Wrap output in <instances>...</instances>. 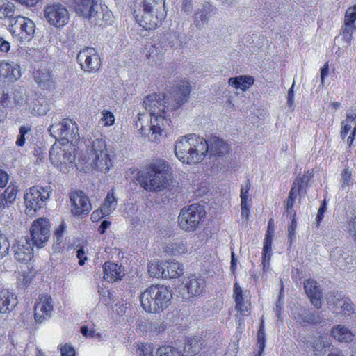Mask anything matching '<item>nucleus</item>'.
<instances>
[{
    "mask_svg": "<svg viewBox=\"0 0 356 356\" xmlns=\"http://www.w3.org/2000/svg\"><path fill=\"white\" fill-rule=\"evenodd\" d=\"M112 152L104 139L96 138L87 146L86 152L80 156L79 162L88 169L106 173L113 167Z\"/></svg>",
    "mask_w": 356,
    "mask_h": 356,
    "instance_id": "obj_1",
    "label": "nucleus"
},
{
    "mask_svg": "<svg viewBox=\"0 0 356 356\" xmlns=\"http://www.w3.org/2000/svg\"><path fill=\"white\" fill-rule=\"evenodd\" d=\"M138 10L134 15L138 24L145 30L160 26L167 15L165 0H136Z\"/></svg>",
    "mask_w": 356,
    "mask_h": 356,
    "instance_id": "obj_2",
    "label": "nucleus"
},
{
    "mask_svg": "<svg viewBox=\"0 0 356 356\" xmlns=\"http://www.w3.org/2000/svg\"><path fill=\"white\" fill-rule=\"evenodd\" d=\"M163 97L161 95L154 93L147 96L143 100V106L149 113L151 117V128L149 134H151V139L155 141L171 122L166 115V106L164 105L165 97L163 96Z\"/></svg>",
    "mask_w": 356,
    "mask_h": 356,
    "instance_id": "obj_3",
    "label": "nucleus"
},
{
    "mask_svg": "<svg viewBox=\"0 0 356 356\" xmlns=\"http://www.w3.org/2000/svg\"><path fill=\"white\" fill-rule=\"evenodd\" d=\"M139 181L147 191H164L172 184V170L165 161L156 160L149 165L147 176Z\"/></svg>",
    "mask_w": 356,
    "mask_h": 356,
    "instance_id": "obj_4",
    "label": "nucleus"
},
{
    "mask_svg": "<svg viewBox=\"0 0 356 356\" xmlns=\"http://www.w3.org/2000/svg\"><path fill=\"white\" fill-rule=\"evenodd\" d=\"M75 13L88 19L95 26H103L111 23L113 14L106 5L98 0H74Z\"/></svg>",
    "mask_w": 356,
    "mask_h": 356,
    "instance_id": "obj_5",
    "label": "nucleus"
},
{
    "mask_svg": "<svg viewBox=\"0 0 356 356\" xmlns=\"http://www.w3.org/2000/svg\"><path fill=\"white\" fill-rule=\"evenodd\" d=\"M172 295L170 288L164 285H151L140 295V303L147 312L157 313L169 305Z\"/></svg>",
    "mask_w": 356,
    "mask_h": 356,
    "instance_id": "obj_6",
    "label": "nucleus"
},
{
    "mask_svg": "<svg viewBox=\"0 0 356 356\" xmlns=\"http://www.w3.org/2000/svg\"><path fill=\"white\" fill-rule=\"evenodd\" d=\"M51 163L63 172H66L72 166L75 156L70 145L54 144L49 150Z\"/></svg>",
    "mask_w": 356,
    "mask_h": 356,
    "instance_id": "obj_7",
    "label": "nucleus"
},
{
    "mask_svg": "<svg viewBox=\"0 0 356 356\" xmlns=\"http://www.w3.org/2000/svg\"><path fill=\"white\" fill-rule=\"evenodd\" d=\"M204 207L199 204H193L188 207H184L179 216V225L186 232H193L205 216Z\"/></svg>",
    "mask_w": 356,
    "mask_h": 356,
    "instance_id": "obj_8",
    "label": "nucleus"
},
{
    "mask_svg": "<svg viewBox=\"0 0 356 356\" xmlns=\"http://www.w3.org/2000/svg\"><path fill=\"white\" fill-rule=\"evenodd\" d=\"M43 13L44 20L56 28L64 26L70 20L67 9L58 2L47 4L44 8Z\"/></svg>",
    "mask_w": 356,
    "mask_h": 356,
    "instance_id": "obj_9",
    "label": "nucleus"
},
{
    "mask_svg": "<svg viewBox=\"0 0 356 356\" xmlns=\"http://www.w3.org/2000/svg\"><path fill=\"white\" fill-rule=\"evenodd\" d=\"M35 25L31 19L17 16L13 24L10 26V32L13 37L20 42H29L33 37Z\"/></svg>",
    "mask_w": 356,
    "mask_h": 356,
    "instance_id": "obj_10",
    "label": "nucleus"
},
{
    "mask_svg": "<svg viewBox=\"0 0 356 356\" xmlns=\"http://www.w3.org/2000/svg\"><path fill=\"white\" fill-rule=\"evenodd\" d=\"M49 130L54 137L65 139L67 143H72L79 139L78 126L71 119H64L61 122L50 126Z\"/></svg>",
    "mask_w": 356,
    "mask_h": 356,
    "instance_id": "obj_11",
    "label": "nucleus"
},
{
    "mask_svg": "<svg viewBox=\"0 0 356 356\" xmlns=\"http://www.w3.org/2000/svg\"><path fill=\"white\" fill-rule=\"evenodd\" d=\"M49 198V191L45 188L33 186L30 188L24 195V202L29 214H33L43 207L46 201Z\"/></svg>",
    "mask_w": 356,
    "mask_h": 356,
    "instance_id": "obj_12",
    "label": "nucleus"
},
{
    "mask_svg": "<svg viewBox=\"0 0 356 356\" xmlns=\"http://www.w3.org/2000/svg\"><path fill=\"white\" fill-rule=\"evenodd\" d=\"M50 225L47 219L40 218L33 221L30 229L33 243L38 248L44 245L50 236Z\"/></svg>",
    "mask_w": 356,
    "mask_h": 356,
    "instance_id": "obj_13",
    "label": "nucleus"
},
{
    "mask_svg": "<svg viewBox=\"0 0 356 356\" xmlns=\"http://www.w3.org/2000/svg\"><path fill=\"white\" fill-rule=\"evenodd\" d=\"M77 60L83 70L93 72L101 66L99 56L94 48L84 47L79 52Z\"/></svg>",
    "mask_w": 356,
    "mask_h": 356,
    "instance_id": "obj_14",
    "label": "nucleus"
},
{
    "mask_svg": "<svg viewBox=\"0 0 356 356\" xmlns=\"http://www.w3.org/2000/svg\"><path fill=\"white\" fill-rule=\"evenodd\" d=\"M184 24H180L179 22L174 21L171 23L169 27V31L165 33L162 36L158 39L157 42L165 49V51L175 45V40L182 42V38H184L183 33Z\"/></svg>",
    "mask_w": 356,
    "mask_h": 356,
    "instance_id": "obj_15",
    "label": "nucleus"
},
{
    "mask_svg": "<svg viewBox=\"0 0 356 356\" xmlns=\"http://www.w3.org/2000/svg\"><path fill=\"white\" fill-rule=\"evenodd\" d=\"M204 289V280L201 278H188L178 287V292L184 300L200 295Z\"/></svg>",
    "mask_w": 356,
    "mask_h": 356,
    "instance_id": "obj_16",
    "label": "nucleus"
},
{
    "mask_svg": "<svg viewBox=\"0 0 356 356\" xmlns=\"http://www.w3.org/2000/svg\"><path fill=\"white\" fill-rule=\"evenodd\" d=\"M191 152L189 155L193 164L201 162L208 153L207 140L195 134H190Z\"/></svg>",
    "mask_w": 356,
    "mask_h": 356,
    "instance_id": "obj_17",
    "label": "nucleus"
},
{
    "mask_svg": "<svg viewBox=\"0 0 356 356\" xmlns=\"http://www.w3.org/2000/svg\"><path fill=\"white\" fill-rule=\"evenodd\" d=\"M70 202L72 204V213L75 216L87 214L91 210V204L81 191H76L70 195Z\"/></svg>",
    "mask_w": 356,
    "mask_h": 356,
    "instance_id": "obj_18",
    "label": "nucleus"
},
{
    "mask_svg": "<svg viewBox=\"0 0 356 356\" xmlns=\"http://www.w3.org/2000/svg\"><path fill=\"white\" fill-rule=\"evenodd\" d=\"M17 192V186H9L0 195V218H4L6 214V218H10L8 214H12L10 207L15 201Z\"/></svg>",
    "mask_w": 356,
    "mask_h": 356,
    "instance_id": "obj_19",
    "label": "nucleus"
},
{
    "mask_svg": "<svg viewBox=\"0 0 356 356\" xmlns=\"http://www.w3.org/2000/svg\"><path fill=\"white\" fill-rule=\"evenodd\" d=\"M22 76L20 66L14 62L0 61V81L13 83Z\"/></svg>",
    "mask_w": 356,
    "mask_h": 356,
    "instance_id": "obj_20",
    "label": "nucleus"
},
{
    "mask_svg": "<svg viewBox=\"0 0 356 356\" xmlns=\"http://www.w3.org/2000/svg\"><path fill=\"white\" fill-rule=\"evenodd\" d=\"M190 134L179 138L175 143V154L177 158L184 163L193 164L189 156L191 150Z\"/></svg>",
    "mask_w": 356,
    "mask_h": 356,
    "instance_id": "obj_21",
    "label": "nucleus"
},
{
    "mask_svg": "<svg viewBox=\"0 0 356 356\" xmlns=\"http://www.w3.org/2000/svg\"><path fill=\"white\" fill-rule=\"evenodd\" d=\"M53 300L49 295H42L35 305V319L42 323L46 317H50L53 311Z\"/></svg>",
    "mask_w": 356,
    "mask_h": 356,
    "instance_id": "obj_22",
    "label": "nucleus"
},
{
    "mask_svg": "<svg viewBox=\"0 0 356 356\" xmlns=\"http://www.w3.org/2000/svg\"><path fill=\"white\" fill-rule=\"evenodd\" d=\"M15 258L21 262L30 261L33 256V246L26 238L17 241L13 247Z\"/></svg>",
    "mask_w": 356,
    "mask_h": 356,
    "instance_id": "obj_23",
    "label": "nucleus"
},
{
    "mask_svg": "<svg viewBox=\"0 0 356 356\" xmlns=\"http://www.w3.org/2000/svg\"><path fill=\"white\" fill-rule=\"evenodd\" d=\"M216 8L209 3H203L194 14V25L197 29H202L208 23L209 18L215 13Z\"/></svg>",
    "mask_w": 356,
    "mask_h": 356,
    "instance_id": "obj_24",
    "label": "nucleus"
},
{
    "mask_svg": "<svg viewBox=\"0 0 356 356\" xmlns=\"http://www.w3.org/2000/svg\"><path fill=\"white\" fill-rule=\"evenodd\" d=\"M49 109V102L43 97H30L26 102V111L34 116L44 115Z\"/></svg>",
    "mask_w": 356,
    "mask_h": 356,
    "instance_id": "obj_25",
    "label": "nucleus"
},
{
    "mask_svg": "<svg viewBox=\"0 0 356 356\" xmlns=\"http://www.w3.org/2000/svg\"><path fill=\"white\" fill-rule=\"evenodd\" d=\"M327 303L332 305H339L345 316L355 314V305L351 300L339 293L330 295L327 298Z\"/></svg>",
    "mask_w": 356,
    "mask_h": 356,
    "instance_id": "obj_26",
    "label": "nucleus"
},
{
    "mask_svg": "<svg viewBox=\"0 0 356 356\" xmlns=\"http://www.w3.org/2000/svg\"><path fill=\"white\" fill-rule=\"evenodd\" d=\"M304 289L311 303L315 307L320 308L321 307L322 293L318 283L314 280H306L304 282Z\"/></svg>",
    "mask_w": 356,
    "mask_h": 356,
    "instance_id": "obj_27",
    "label": "nucleus"
},
{
    "mask_svg": "<svg viewBox=\"0 0 356 356\" xmlns=\"http://www.w3.org/2000/svg\"><path fill=\"white\" fill-rule=\"evenodd\" d=\"M330 260L341 269L348 268L353 261L348 251L338 247L330 252Z\"/></svg>",
    "mask_w": 356,
    "mask_h": 356,
    "instance_id": "obj_28",
    "label": "nucleus"
},
{
    "mask_svg": "<svg viewBox=\"0 0 356 356\" xmlns=\"http://www.w3.org/2000/svg\"><path fill=\"white\" fill-rule=\"evenodd\" d=\"M190 92V85L187 81H180L172 88V93L175 102H176V105L173 106V109L178 108L188 100Z\"/></svg>",
    "mask_w": 356,
    "mask_h": 356,
    "instance_id": "obj_29",
    "label": "nucleus"
},
{
    "mask_svg": "<svg viewBox=\"0 0 356 356\" xmlns=\"http://www.w3.org/2000/svg\"><path fill=\"white\" fill-rule=\"evenodd\" d=\"M104 279L110 282L121 280L124 275V270L121 265L113 262L104 264Z\"/></svg>",
    "mask_w": 356,
    "mask_h": 356,
    "instance_id": "obj_30",
    "label": "nucleus"
},
{
    "mask_svg": "<svg viewBox=\"0 0 356 356\" xmlns=\"http://www.w3.org/2000/svg\"><path fill=\"white\" fill-rule=\"evenodd\" d=\"M208 152L212 155L223 156L229 152L228 144L216 136L211 138L207 141Z\"/></svg>",
    "mask_w": 356,
    "mask_h": 356,
    "instance_id": "obj_31",
    "label": "nucleus"
},
{
    "mask_svg": "<svg viewBox=\"0 0 356 356\" xmlns=\"http://www.w3.org/2000/svg\"><path fill=\"white\" fill-rule=\"evenodd\" d=\"M331 336L340 343H350L353 341L355 334L346 326L337 325L332 328Z\"/></svg>",
    "mask_w": 356,
    "mask_h": 356,
    "instance_id": "obj_32",
    "label": "nucleus"
},
{
    "mask_svg": "<svg viewBox=\"0 0 356 356\" xmlns=\"http://www.w3.org/2000/svg\"><path fill=\"white\" fill-rule=\"evenodd\" d=\"M118 204L117 198L114 196L113 191L108 193L99 212L103 216L110 215L116 208ZM99 211H94L92 213V218H95L96 215L98 216Z\"/></svg>",
    "mask_w": 356,
    "mask_h": 356,
    "instance_id": "obj_33",
    "label": "nucleus"
},
{
    "mask_svg": "<svg viewBox=\"0 0 356 356\" xmlns=\"http://www.w3.org/2000/svg\"><path fill=\"white\" fill-rule=\"evenodd\" d=\"M17 300L14 293L8 291L0 292V313L10 312L16 305Z\"/></svg>",
    "mask_w": 356,
    "mask_h": 356,
    "instance_id": "obj_34",
    "label": "nucleus"
},
{
    "mask_svg": "<svg viewBox=\"0 0 356 356\" xmlns=\"http://www.w3.org/2000/svg\"><path fill=\"white\" fill-rule=\"evenodd\" d=\"M163 278H175L183 274L184 268L179 262L171 261L163 262Z\"/></svg>",
    "mask_w": 356,
    "mask_h": 356,
    "instance_id": "obj_35",
    "label": "nucleus"
},
{
    "mask_svg": "<svg viewBox=\"0 0 356 356\" xmlns=\"http://www.w3.org/2000/svg\"><path fill=\"white\" fill-rule=\"evenodd\" d=\"M165 53V49H163L159 42L156 41L149 47L147 57L149 61L152 64L159 65L163 59Z\"/></svg>",
    "mask_w": 356,
    "mask_h": 356,
    "instance_id": "obj_36",
    "label": "nucleus"
},
{
    "mask_svg": "<svg viewBox=\"0 0 356 356\" xmlns=\"http://www.w3.org/2000/svg\"><path fill=\"white\" fill-rule=\"evenodd\" d=\"M228 83L236 89L245 90L249 86L254 83V79L252 76H240L235 78H230L228 81Z\"/></svg>",
    "mask_w": 356,
    "mask_h": 356,
    "instance_id": "obj_37",
    "label": "nucleus"
},
{
    "mask_svg": "<svg viewBox=\"0 0 356 356\" xmlns=\"http://www.w3.org/2000/svg\"><path fill=\"white\" fill-rule=\"evenodd\" d=\"M202 343L198 339H191L185 344L182 356H193L197 355L202 348Z\"/></svg>",
    "mask_w": 356,
    "mask_h": 356,
    "instance_id": "obj_38",
    "label": "nucleus"
},
{
    "mask_svg": "<svg viewBox=\"0 0 356 356\" xmlns=\"http://www.w3.org/2000/svg\"><path fill=\"white\" fill-rule=\"evenodd\" d=\"M34 79L38 84L42 88H48L51 86L52 83L51 73L46 69L38 70L35 73Z\"/></svg>",
    "mask_w": 356,
    "mask_h": 356,
    "instance_id": "obj_39",
    "label": "nucleus"
},
{
    "mask_svg": "<svg viewBox=\"0 0 356 356\" xmlns=\"http://www.w3.org/2000/svg\"><path fill=\"white\" fill-rule=\"evenodd\" d=\"M233 297L236 302V309L240 312L241 314H243L245 311H247V307L244 305L243 290L237 282H236L234 285Z\"/></svg>",
    "mask_w": 356,
    "mask_h": 356,
    "instance_id": "obj_40",
    "label": "nucleus"
},
{
    "mask_svg": "<svg viewBox=\"0 0 356 356\" xmlns=\"http://www.w3.org/2000/svg\"><path fill=\"white\" fill-rule=\"evenodd\" d=\"M331 343L322 337H318L313 342V351L315 356H324V349L330 347Z\"/></svg>",
    "mask_w": 356,
    "mask_h": 356,
    "instance_id": "obj_41",
    "label": "nucleus"
},
{
    "mask_svg": "<svg viewBox=\"0 0 356 356\" xmlns=\"http://www.w3.org/2000/svg\"><path fill=\"white\" fill-rule=\"evenodd\" d=\"M15 15V6L8 0H0V19L13 17Z\"/></svg>",
    "mask_w": 356,
    "mask_h": 356,
    "instance_id": "obj_42",
    "label": "nucleus"
},
{
    "mask_svg": "<svg viewBox=\"0 0 356 356\" xmlns=\"http://www.w3.org/2000/svg\"><path fill=\"white\" fill-rule=\"evenodd\" d=\"M163 262L152 261L148 265V273L151 277L163 278Z\"/></svg>",
    "mask_w": 356,
    "mask_h": 356,
    "instance_id": "obj_43",
    "label": "nucleus"
},
{
    "mask_svg": "<svg viewBox=\"0 0 356 356\" xmlns=\"http://www.w3.org/2000/svg\"><path fill=\"white\" fill-rule=\"evenodd\" d=\"M251 184L250 180H247L245 184L241 185V204H252V200L249 193Z\"/></svg>",
    "mask_w": 356,
    "mask_h": 356,
    "instance_id": "obj_44",
    "label": "nucleus"
},
{
    "mask_svg": "<svg viewBox=\"0 0 356 356\" xmlns=\"http://www.w3.org/2000/svg\"><path fill=\"white\" fill-rule=\"evenodd\" d=\"M313 176V172L307 171L302 176V177L297 179L295 181L294 185H296L298 186V190L302 191L304 192L305 191L308 182L310 181Z\"/></svg>",
    "mask_w": 356,
    "mask_h": 356,
    "instance_id": "obj_45",
    "label": "nucleus"
},
{
    "mask_svg": "<svg viewBox=\"0 0 356 356\" xmlns=\"http://www.w3.org/2000/svg\"><path fill=\"white\" fill-rule=\"evenodd\" d=\"M29 97H28L22 90H15L13 93V100L16 106L21 107L23 105L26 106V102Z\"/></svg>",
    "mask_w": 356,
    "mask_h": 356,
    "instance_id": "obj_46",
    "label": "nucleus"
},
{
    "mask_svg": "<svg viewBox=\"0 0 356 356\" xmlns=\"http://www.w3.org/2000/svg\"><path fill=\"white\" fill-rule=\"evenodd\" d=\"M10 243L6 235L0 233V259L6 257L9 252Z\"/></svg>",
    "mask_w": 356,
    "mask_h": 356,
    "instance_id": "obj_47",
    "label": "nucleus"
},
{
    "mask_svg": "<svg viewBox=\"0 0 356 356\" xmlns=\"http://www.w3.org/2000/svg\"><path fill=\"white\" fill-rule=\"evenodd\" d=\"M31 131V127L28 125L21 126L19 129V136L16 140V145L18 147L24 146L26 140V135Z\"/></svg>",
    "mask_w": 356,
    "mask_h": 356,
    "instance_id": "obj_48",
    "label": "nucleus"
},
{
    "mask_svg": "<svg viewBox=\"0 0 356 356\" xmlns=\"http://www.w3.org/2000/svg\"><path fill=\"white\" fill-rule=\"evenodd\" d=\"M115 122V118L112 113L104 110L102 112V118L100 119L99 123L104 127H108L113 124Z\"/></svg>",
    "mask_w": 356,
    "mask_h": 356,
    "instance_id": "obj_49",
    "label": "nucleus"
},
{
    "mask_svg": "<svg viewBox=\"0 0 356 356\" xmlns=\"http://www.w3.org/2000/svg\"><path fill=\"white\" fill-rule=\"evenodd\" d=\"M81 332L86 337L97 339L99 340L102 339V333L93 328L89 329L87 327L83 326L81 327Z\"/></svg>",
    "mask_w": 356,
    "mask_h": 356,
    "instance_id": "obj_50",
    "label": "nucleus"
},
{
    "mask_svg": "<svg viewBox=\"0 0 356 356\" xmlns=\"http://www.w3.org/2000/svg\"><path fill=\"white\" fill-rule=\"evenodd\" d=\"M265 332L264 329L263 325H261L260 329L258 331L257 333V344L259 347V351H258V355L256 356H260L261 353L264 351L265 348Z\"/></svg>",
    "mask_w": 356,
    "mask_h": 356,
    "instance_id": "obj_51",
    "label": "nucleus"
},
{
    "mask_svg": "<svg viewBox=\"0 0 356 356\" xmlns=\"http://www.w3.org/2000/svg\"><path fill=\"white\" fill-rule=\"evenodd\" d=\"M137 353L143 356H154V347L149 343H141L137 346Z\"/></svg>",
    "mask_w": 356,
    "mask_h": 356,
    "instance_id": "obj_52",
    "label": "nucleus"
},
{
    "mask_svg": "<svg viewBox=\"0 0 356 356\" xmlns=\"http://www.w3.org/2000/svg\"><path fill=\"white\" fill-rule=\"evenodd\" d=\"M137 353L143 356H154V347L149 343H141L137 346Z\"/></svg>",
    "mask_w": 356,
    "mask_h": 356,
    "instance_id": "obj_53",
    "label": "nucleus"
},
{
    "mask_svg": "<svg viewBox=\"0 0 356 356\" xmlns=\"http://www.w3.org/2000/svg\"><path fill=\"white\" fill-rule=\"evenodd\" d=\"M355 24H353L348 22H345V26L343 29V35L347 44H349L350 42L352 40V33L353 29H355Z\"/></svg>",
    "mask_w": 356,
    "mask_h": 356,
    "instance_id": "obj_54",
    "label": "nucleus"
},
{
    "mask_svg": "<svg viewBox=\"0 0 356 356\" xmlns=\"http://www.w3.org/2000/svg\"><path fill=\"white\" fill-rule=\"evenodd\" d=\"M64 231V225L61 224L56 230L54 236L55 241L54 249L58 250L60 248L59 245L63 242V232Z\"/></svg>",
    "mask_w": 356,
    "mask_h": 356,
    "instance_id": "obj_55",
    "label": "nucleus"
},
{
    "mask_svg": "<svg viewBox=\"0 0 356 356\" xmlns=\"http://www.w3.org/2000/svg\"><path fill=\"white\" fill-rule=\"evenodd\" d=\"M170 248L175 254H183L187 251L186 245L183 242L172 243L170 245Z\"/></svg>",
    "mask_w": 356,
    "mask_h": 356,
    "instance_id": "obj_56",
    "label": "nucleus"
},
{
    "mask_svg": "<svg viewBox=\"0 0 356 356\" xmlns=\"http://www.w3.org/2000/svg\"><path fill=\"white\" fill-rule=\"evenodd\" d=\"M165 327H166V325L163 322H161V321L152 322L149 323V327H148L149 330L151 332H158V333L164 331Z\"/></svg>",
    "mask_w": 356,
    "mask_h": 356,
    "instance_id": "obj_57",
    "label": "nucleus"
},
{
    "mask_svg": "<svg viewBox=\"0 0 356 356\" xmlns=\"http://www.w3.org/2000/svg\"><path fill=\"white\" fill-rule=\"evenodd\" d=\"M345 22L356 25V6L348 8L346 12Z\"/></svg>",
    "mask_w": 356,
    "mask_h": 356,
    "instance_id": "obj_58",
    "label": "nucleus"
},
{
    "mask_svg": "<svg viewBox=\"0 0 356 356\" xmlns=\"http://www.w3.org/2000/svg\"><path fill=\"white\" fill-rule=\"evenodd\" d=\"M272 242L273 236L269 232H266L263 248L264 252H266V253H272Z\"/></svg>",
    "mask_w": 356,
    "mask_h": 356,
    "instance_id": "obj_59",
    "label": "nucleus"
},
{
    "mask_svg": "<svg viewBox=\"0 0 356 356\" xmlns=\"http://www.w3.org/2000/svg\"><path fill=\"white\" fill-rule=\"evenodd\" d=\"M297 225L295 220V217H293L292 222L291 225L289 227L288 229V238L290 241V245H291L293 240L296 239V234L295 230L296 229Z\"/></svg>",
    "mask_w": 356,
    "mask_h": 356,
    "instance_id": "obj_60",
    "label": "nucleus"
},
{
    "mask_svg": "<svg viewBox=\"0 0 356 356\" xmlns=\"http://www.w3.org/2000/svg\"><path fill=\"white\" fill-rule=\"evenodd\" d=\"M351 178V171L346 168L341 175L342 187L348 186Z\"/></svg>",
    "mask_w": 356,
    "mask_h": 356,
    "instance_id": "obj_61",
    "label": "nucleus"
},
{
    "mask_svg": "<svg viewBox=\"0 0 356 356\" xmlns=\"http://www.w3.org/2000/svg\"><path fill=\"white\" fill-rule=\"evenodd\" d=\"M61 356H75V350L73 347L68 344L60 348Z\"/></svg>",
    "mask_w": 356,
    "mask_h": 356,
    "instance_id": "obj_62",
    "label": "nucleus"
},
{
    "mask_svg": "<svg viewBox=\"0 0 356 356\" xmlns=\"http://www.w3.org/2000/svg\"><path fill=\"white\" fill-rule=\"evenodd\" d=\"M348 230L353 237V241L356 244V216H355L348 223Z\"/></svg>",
    "mask_w": 356,
    "mask_h": 356,
    "instance_id": "obj_63",
    "label": "nucleus"
},
{
    "mask_svg": "<svg viewBox=\"0 0 356 356\" xmlns=\"http://www.w3.org/2000/svg\"><path fill=\"white\" fill-rule=\"evenodd\" d=\"M250 207L251 204H241V215L245 220H248Z\"/></svg>",
    "mask_w": 356,
    "mask_h": 356,
    "instance_id": "obj_64",
    "label": "nucleus"
}]
</instances>
